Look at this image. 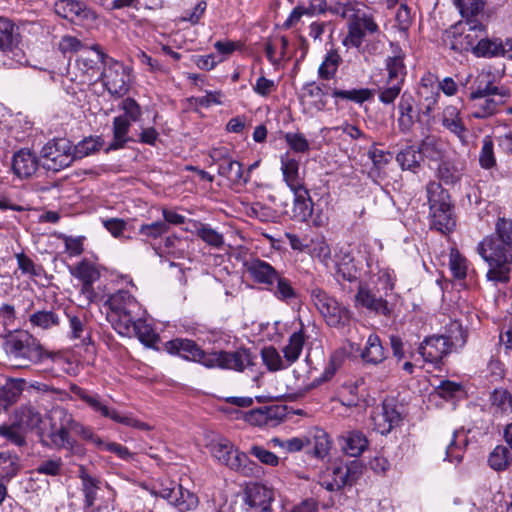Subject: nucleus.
Returning a JSON list of instances; mask_svg holds the SVG:
<instances>
[{"instance_id":"52","label":"nucleus","mask_w":512,"mask_h":512,"mask_svg":"<svg viewBox=\"0 0 512 512\" xmlns=\"http://www.w3.org/2000/svg\"><path fill=\"white\" fill-rule=\"evenodd\" d=\"M178 486V483L170 479H161L154 482L148 489L151 495L155 497H161L166 499L170 504L174 498V492Z\"/></svg>"},{"instance_id":"6","label":"nucleus","mask_w":512,"mask_h":512,"mask_svg":"<svg viewBox=\"0 0 512 512\" xmlns=\"http://www.w3.org/2000/svg\"><path fill=\"white\" fill-rule=\"evenodd\" d=\"M467 333L461 324L452 322L447 335H433L425 338L418 348L424 361L437 364L449 354L453 347L466 343Z\"/></svg>"},{"instance_id":"28","label":"nucleus","mask_w":512,"mask_h":512,"mask_svg":"<svg viewBox=\"0 0 512 512\" xmlns=\"http://www.w3.org/2000/svg\"><path fill=\"white\" fill-rule=\"evenodd\" d=\"M131 123L126 116L114 117L112 123L113 138L106 148L107 152L122 149L127 143L135 141L128 135Z\"/></svg>"},{"instance_id":"9","label":"nucleus","mask_w":512,"mask_h":512,"mask_svg":"<svg viewBox=\"0 0 512 512\" xmlns=\"http://www.w3.org/2000/svg\"><path fill=\"white\" fill-rule=\"evenodd\" d=\"M212 455L222 464L231 470L237 471L244 476H251L254 473L255 463L247 454L240 452L229 440H220L211 445Z\"/></svg>"},{"instance_id":"13","label":"nucleus","mask_w":512,"mask_h":512,"mask_svg":"<svg viewBox=\"0 0 512 512\" xmlns=\"http://www.w3.org/2000/svg\"><path fill=\"white\" fill-rule=\"evenodd\" d=\"M388 77L386 86L380 89L379 100L384 104H392L399 96L406 76L403 55H394L386 59Z\"/></svg>"},{"instance_id":"60","label":"nucleus","mask_w":512,"mask_h":512,"mask_svg":"<svg viewBox=\"0 0 512 512\" xmlns=\"http://www.w3.org/2000/svg\"><path fill=\"white\" fill-rule=\"evenodd\" d=\"M458 433L454 432L449 444L446 447V457L445 460L449 462H457L460 463L463 459L466 439L461 442L457 441Z\"/></svg>"},{"instance_id":"31","label":"nucleus","mask_w":512,"mask_h":512,"mask_svg":"<svg viewBox=\"0 0 512 512\" xmlns=\"http://www.w3.org/2000/svg\"><path fill=\"white\" fill-rule=\"evenodd\" d=\"M341 450L350 457H359L367 448L368 440L360 431H348L339 437Z\"/></svg>"},{"instance_id":"12","label":"nucleus","mask_w":512,"mask_h":512,"mask_svg":"<svg viewBox=\"0 0 512 512\" xmlns=\"http://www.w3.org/2000/svg\"><path fill=\"white\" fill-rule=\"evenodd\" d=\"M364 465L359 460L334 465L331 473L323 477L321 485L328 491H339L346 486L354 485L361 477Z\"/></svg>"},{"instance_id":"35","label":"nucleus","mask_w":512,"mask_h":512,"mask_svg":"<svg viewBox=\"0 0 512 512\" xmlns=\"http://www.w3.org/2000/svg\"><path fill=\"white\" fill-rule=\"evenodd\" d=\"M324 89L328 90L331 88L326 85H319L315 82H309L303 86L302 99L303 101H307L310 109L320 112L326 108L327 101L325 95L327 92H325Z\"/></svg>"},{"instance_id":"62","label":"nucleus","mask_w":512,"mask_h":512,"mask_svg":"<svg viewBox=\"0 0 512 512\" xmlns=\"http://www.w3.org/2000/svg\"><path fill=\"white\" fill-rule=\"evenodd\" d=\"M168 230V224L162 221H156L140 225L139 234L146 237V239H157L166 234Z\"/></svg>"},{"instance_id":"29","label":"nucleus","mask_w":512,"mask_h":512,"mask_svg":"<svg viewBox=\"0 0 512 512\" xmlns=\"http://www.w3.org/2000/svg\"><path fill=\"white\" fill-rule=\"evenodd\" d=\"M414 105L415 99L413 95L409 92H404L398 104L399 117L397 120L398 128L402 133L410 132L416 121L417 115Z\"/></svg>"},{"instance_id":"27","label":"nucleus","mask_w":512,"mask_h":512,"mask_svg":"<svg viewBox=\"0 0 512 512\" xmlns=\"http://www.w3.org/2000/svg\"><path fill=\"white\" fill-rule=\"evenodd\" d=\"M335 267V277L337 281H356L358 270L350 251L340 249L339 252L335 254Z\"/></svg>"},{"instance_id":"58","label":"nucleus","mask_w":512,"mask_h":512,"mask_svg":"<svg viewBox=\"0 0 512 512\" xmlns=\"http://www.w3.org/2000/svg\"><path fill=\"white\" fill-rule=\"evenodd\" d=\"M491 401L492 406L501 414L512 410V397L506 389H495L491 395Z\"/></svg>"},{"instance_id":"8","label":"nucleus","mask_w":512,"mask_h":512,"mask_svg":"<svg viewBox=\"0 0 512 512\" xmlns=\"http://www.w3.org/2000/svg\"><path fill=\"white\" fill-rule=\"evenodd\" d=\"M426 192L433 227L442 233L452 231L456 222L452 214L448 192L437 182H429L426 186Z\"/></svg>"},{"instance_id":"61","label":"nucleus","mask_w":512,"mask_h":512,"mask_svg":"<svg viewBox=\"0 0 512 512\" xmlns=\"http://www.w3.org/2000/svg\"><path fill=\"white\" fill-rule=\"evenodd\" d=\"M345 358V352L342 349L335 350L330 358L328 365L326 366L323 374L319 378V382H325L330 380L338 370V368L341 367L343 361Z\"/></svg>"},{"instance_id":"44","label":"nucleus","mask_w":512,"mask_h":512,"mask_svg":"<svg viewBox=\"0 0 512 512\" xmlns=\"http://www.w3.org/2000/svg\"><path fill=\"white\" fill-rule=\"evenodd\" d=\"M396 161L403 170L416 172L421 166L423 157L419 147L407 146L396 155Z\"/></svg>"},{"instance_id":"32","label":"nucleus","mask_w":512,"mask_h":512,"mask_svg":"<svg viewBox=\"0 0 512 512\" xmlns=\"http://www.w3.org/2000/svg\"><path fill=\"white\" fill-rule=\"evenodd\" d=\"M459 7L463 17L467 18L468 31H479L483 36L485 34L484 26L474 17L478 15L484 8V0H454Z\"/></svg>"},{"instance_id":"50","label":"nucleus","mask_w":512,"mask_h":512,"mask_svg":"<svg viewBox=\"0 0 512 512\" xmlns=\"http://www.w3.org/2000/svg\"><path fill=\"white\" fill-rule=\"evenodd\" d=\"M172 500V505L177 507L180 511H188L194 509L198 504V498L195 494L187 489H184L182 485L178 484Z\"/></svg>"},{"instance_id":"47","label":"nucleus","mask_w":512,"mask_h":512,"mask_svg":"<svg viewBox=\"0 0 512 512\" xmlns=\"http://www.w3.org/2000/svg\"><path fill=\"white\" fill-rule=\"evenodd\" d=\"M331 95L336 99V104L338 103V100L362 104L372 97V92L368 88L343 90L334 87L331 89Z\"/></svg>"},{"instance_id":"25","label":"nucleus","mask_w":512,"mask_h":512,"mask_svg":"<svg viewBox=\"0 0 512 512\" xmlns=\"http://www.w3.org/2000/svg\"><path fill=\"white\" fill-rule=\"evenodd\" d=\"M221 363L223 369H233L243 371L246 367L253 365V357L248 349H239L234 352L219 351L216 358Z\"/></svg>"},{"instance_id":"59","label":"nucleus","mask_w":512,"mask_h":512,"mask_svg":"<svg viewBox=\"0 0 512 512\" xmlns=\"http://www.w3.org/2000/svg\"><path fill=\"white\" fill-rule=\"evenodd\" d=\"M479 163L484 169H490L496 164L494 143L491 136H485L483 138V145L479 154Z\"/></svg>"},{"instance_id":"20","label":"nucleus","mask_w":512,"mask_h":512,"mask_svg":"<svg viewBox=\"0 0 512 512\" xmlns=\"http://www.w3.org/2000/svg\"><path fill=\"white\" fill-rule=\"evenodd\" d=\"M108 57L99 45H93L90 50L85 51L77 60L78 68L90 78L98 74L101 66L105 67Z\"/></svg>"},{"instance_id":"22","label":"nucleus","mask_w":512,"mask_h":512,"mask_svg":"<svg viewBox=\"0 0 512 512\" xmlns=\"http://www.w3.org/2000/svg\"><path fill=\"white\" fill-rule=\"evenodd\" d=\"M355 304L376 314L386 316L390 313L387 301L364 285H359L358 287L355 295Z\"/></svg>"},{"instance_id":"23","label":"nucleus","mask_w":512,"mask_h":512,"mask_svg":"<svg viewBox=\"0 0 512 512\" xmlns=\"http://www.w3.org/2000/svg\"><path fill=\"white\" fill-rule=\"evenodd\" d=\"M244 267L255 282L269 286L274 284L279 273L272 265L259 258L245 261Z\"/></svg>"},{"instance_id":"2","label":"nucleus","mask_w":512,"mask_h":512,"mask_svg":"<svg viewBox=\"0 0 512 512\" xmlns=\"http://www.w3.org/2000/svg\"><path fill=\"white\" fill-rule=\"evenodd\" d=\"M330 12L347 20V35L343 40L346 46L360 48L366 37L380 32L370 8L362 2L336 0Z\"/></svg>"},{"instance_id":"36","label":"nucleus","mask_w":512,"mask_h":512,"mask_svg":"<svg viewBox=\"0 0 512 512\" xmlns=\"http://www.w3.org/2000/svg\"><path fill=\"white\" fill-rule=\"evenodd\" d=\"M281 171L285 183L291 190L305 187L299 175V161L288 153L281 156Z\"/></svg>"},{"instance_id":"33","label":"nucleus","mask_w":512,"mask_h":512,"mask_svg":"<svg viewBox=\"0 0 512 512\" xmlns=\"http://www.w3.org/2000/svg\"><path fill=\"white\" fill-rule=\"evenodd\" d=\"M11 418H13L26 433L39 428L43 422L41 413L30 405H23L15 409Z\"/></svg>"},{"instance_id":"55","label":"nucleus","mask_w":512,"mask_h":512,"mask_svg":"<svg viewBox=\"0 0 512 512\" xmlns=\"http://www.w3.org/2000/svg\"><path fill=\"white\" fill-rule=\"evenodd\" d=\"M309 253L312 257L317 258L324 265H328L331 260V249L324 237H318L311 240L308 245Z\"/></svg>"},{"instance_id":"51","label":"nucleus","mask_w":512,"mask_h":512,"mask_svg":"<svg viewBox=\"0 0 512 512\" xmlns=\"http://www.w3.org/2000/svg\"><path fill=\"white\" fill-rule=\"evenodd\" d=\"M341 63V57L336 51H330L327 53L323 62L319 66L318 75L323 80L332 79Z\"/></svg>"},{"instance_id":"45","label":"nucleus","mask_w":512,"mask_h":512,"mask_svg":"<svg viewBox=\"0 0 512 512\" xmlns=\"http://www.w3.org/2000/svg\"><path fill=\"white\" fill-rule=\"evenodd\" d=\"M420 153L422 157H426L433 161H440L445 156V144L436 136H428L424 138L420 145Z\"/></svg>"},{"instance_id":"34","label":"nucleus","mask_w":512,"mask_h":512,"mask_svg":"<svg viewBox=\"0 0 512 512\" xmlns=\"http://www.w3.org/2000/svg\"><path fill=\"white\" fill-rule=\"evenodd\" d=\"M20 41L18 27L10 19L0 17V51L12 52L18 47Z\"/></svg>"},{"instance_id":"17","label":"nucleus","mask_w":512,"mask_h":512,"mask_svg":"<svg viewBox=\"0 0 512 512\" xmlns=\"http://www.w3.org/2000/svg\"><path fill=\"white\" fill-rule=\"evenodd\" d=\"M374 428L380 434H388L394 427L402 421V414L394 398L383 400L380 409L372 416Z\"/></svg>"},{"instance_id":"64","label":"nucleus","mask_w":512,"mask_h":512,"mask_svg":"<svg viewBox=\"0 0 512 512\" xmlns=\"http://www.w3.org/2000/svg\"><path fill=\"white\" fill-rule=\"evenodd\" d=\"M25 380L22 378H7L0 388L10 400L15 403L24 390Z\"/></svg>"},{"instance_id":"10","label":"nucleus","mask_w":512,"mask_h":512,"mask_svg":"<svg viewBox=\"0 0 512 512\" xmlns=\"http://www.w3.org/2000/svg\"><path fill=\"white\" fill-rule=\"evenodd\" d=\"M42 166L48 171L58 172L75 161L72 143L66 138L49 141L41 150Z\"/></svg>"},{"instance_id":"54","label":"nucleus","mask_w":512,"mask_h":512,"mask_svg":"<svg viewBox=\"0 0 512 512\" xmlns=\"http://www.w3.org/2000/svg\"><path fill=\"white\" fill-rule=\"evenodd\" d=\"M29 321L33 326L41 329H50L58 326L60 323L59 316L53 311H37L30 315Z\"/></svg>"},{"instance_id":"26","label":"nucleus","mask_w":512,"mask_h":512,"mask_svg":"<svg viewBox=\"0 0 512 512\" xmlns=\"http://www.w3.org/2000/svg\"><path fill=\"white\" fill-rule=\"evenodd\" d=\"M166 349L171 354H177L186 360L200 361L204 351L189 339L176 338L166 343Z\"/></svg>"},{"instance_id":"16","label":"nucleus","mask_w":512,"mask_h":512,"mask_svg":"<svg viewBox=\"0 0 512 512\" xmlns=\"http://www.w3.org/2000/svg\"><path fill=\"white\" fill-rule=\"evenodd\" d=\"M94 412L99 413L101 416L105 418H109L112 421L129 426L134 427L139 430H149L150 426L142 422L138 419L132 417L131 414H120L117 410L108 407L101 399L98 394L89 393L87 398L84 401Z\"/></svg>"},{"instance_id":"15","label":"nucleus","mask_w":512,"mask_h":512,"mask_svg":"<svg viewBox=\"0 0 512 512\" xmlns=\"http://www.w3.org/2000/svg\"><path fill=\"white\" fill-rule=\"evenodd\" d=\"M54 10L58 16L80 26H91L97 19L96 12L78 0H58Z\"/></svg>"},{"instance_id":"3","label":"nucleus","mask_w":512,"mask_h":512,"mask_svg":"<svg viewBox=\"0 0 512 512\" xmlns=\"http://www.w3.org/2000/svg\"><path fill=\"white\" fill-rule=\"evenodd\" d=\"M3 349L18 368H29L56 356V353L45 349L40 340L27 330L9 331L3 337Z\"/></svg>"},{"instance_id":"5","label":"nucleus","mask_w":512,"mask_h":512,"mask_svg":"<svg viewBox=\"0 0 512 512\" xmlns=\"http://www.w3.org/2000/svg\"><path fill=\"white\" fill-rule=\"evenodd\" d=\"M477 251L489 265L487 279L494 283H507L509 265L512 264V244L508 246L498 236L491 234L478 244Z\"/></svg>"},{"instance_id":"4","label":"nucleus","mask_w":512,"mask_h":512,"mask_svg":"<svg viewBox=\"0 0 512 512\" xmlns=\"http://www.w3.org/2000/svg\"><path fill=\"white\" fill-rule=\"evenodd\" d=\"M490 75L480 76L476 88L470 93L471 112L474 119H487L499 113L510 98V92L490 80Z\"/></svg>"},{"instance_id":"1","label":"nucleus","mask_w":512,"mask_h":512,"mask_svg":"<svg viewBox=\"0 0 512 512\" xmlns=\"http://www.w3.org/2000/svg\"><path fill=\"white\" fill-rule=\"evenodd\" d=\"M74 433L81 439L92 443L100 450L109 451L125 461L134 459V453L130 452L126 446L116 442H106L89 426L77 421L73 414L62 407L53 408L50 412V425L48 432V442L42 441V444L55 450H65L68 455L82 457L85 455V448L77 440L70 436Z\"/></svg>"},{"instance_id":"49","label":"nucleus","mask_w":512,"mask_h":512,"mask_svg":"<svg viewBox=\"0 0 512 512\" xmlns=\"http://www.w3.org/2000/svg\"><path fill=\"white\" fill-rule=\"evenodd\" d=\"M512 460L509 449L503 445L496 446L488 457L489 466L495 471L506 470Z\"/></svg>"},{"instance_id":"21","label":"nucleus","mask_w":512,"mask_h":512,"mask_svg":"<svg viewBox=\"0 0 512 512\" xmlns=\"http://www.w3.org/2000/svg\"><path fill=\"white\" fill-rule=\"evenodd\" d=\"M441 123L444 128L454 134L463 145L468 144V129L465 126L460 109L454 105H448L442 112Z\"/></svg>"},{"instance_id":"24","label":"nucleus","mask_w":512,"mask_h":512,"mask_svg":"<svg viewBox=\"0 0 512 512\" xmlns=\"http://www.w3.org/2000/svg\"><path fill=\"white\" fill-rule=\"evenodd\" d=\"M39 166L38 158L29 149H20L13 155L12 169L19 178H29Z\"/></svg>"},{"instance_id":"46","label":"nucleus","mask_w":512,"mask_h":512,"mask_svg":"<svg viewBox=\"0 0 512 512\" xmlns=\"http://www.w3.org/2000/svg\"><path fill=\"white\" fill-rule=\"evenodd\" d=\"M20 459L9 451L0 452V479L10 481L20 471Z\"/></svg>"},{"instance_id":"43","label":"nucleus","mask_w":512,"mask_h":512,"mask_svg":"<svg viewBox=\"0 0 512 512\" xmlns=\"http://www.w3.org/2000/svg\"><path fill=\"white\" fill-rule=\"evenodd\" d=\"M142 314L132 319L129 331L123 336L135 335L138 339L147 346H152L157 341V335L153 332L152 328L141 318Z\"/></svg>"},{"instance_id":"19","label":"nucleus","mask_w":512,"mask_h":512,"mask_svg":"<svg viewBox=\"0 0 512 512\" xmlns=\"http://www.w3.org/2000/svg\"><path fill=\"white\" fill-rule=\"evenodd\" d=\"M477 33L479 31L467 33L465 38L467 39V44L473 47L474 52L478 56L484 57H492V56H503L507 58H512V54H507L506 51V41L500 42L498 40H490L488 38H480L474 46L475 40L479 37Z\"/></svg>"},{"instance_id":"42","label":"nucleus","mask_w":512,"mask_h":512,"mask_svg":"<svg viewBox=\"0 0 512 512\" xmlns=\"http://www.w3.org/2000/svg\"><path fill=\"white\" fill-rule=\"evenodd\" d=\"M26 435L27 433L11 417L10 422L0 425V437L17 447H23L27 444Z\"/></svg>"},{"instance_id":"41","label":"nucleus","mask_w":512,"mask_h":512,"mask_svg":"<svg viewBox=\"0 0 512 512\" xmlns=\"http://www.w3.org/2000/svg\"><path fill=\"white\" fill-rule=\"evenodd\" d=\"M361 358L364 362L370 364H379L386 358V351L381 344L380 338L376 334H370L366 347L361 353Z\"/></svg>"},{"instance_id":"53","label":"nucleus","mask_w":512,"mask_h":512,"mask_svg":"<svg viewBox=\"0 0 512 512\" xmlns=\"http://www.w3.org/2000/svg\"><path fill=\"white\" fill-rule=\"evenodd\" d=\"M218 174L232 183H239L243 178L242 164L231 157L218 167Z\"/></svg>"},{"instance_id":"14","label":"nucleus","mask_w":512,"mask_h":512,"mask_svg":"<svg viewBox=\"0 0 512 512\" xmlns=\"http://www.w3.org/2000/svg\"><path fill=\"white\" fill-rule=\"evenodd\" d=\"M104 87L112 97L121 98L128 93L129 74L126 67L118 61L110 58L99 73Z\"/></svg>"},{"instance_id":"37","label":"nucleus","mask_w":512,"mask_h":512,"mask_svg":"<svg viewBox=\"0 0 512 512\" xmlns=\"http://www.w3.org/2000/svg\"><path fill=\"white\" fill-rule=\"evenodd\" d=\"M294 193L293 217L300 222L307 221L312 215L313 202L306 187L291 190Z\"/></svg>"},{"instance_id":"48","label":"nucleus","mask_w":512,"mask_h":512,"mask_svg":"<svg viewBox=\"0 0 512 512\" xmlns=\"http://www.w3.org/2000/svg\"><path fill=\"white\" fill-rule=\"evenodd\" d=\"M274 283L276 285L273 288V293L280 301L291 303L298 298L297 290L293 287L292 282L283 274L278 273Z\"/></svg>"},{"instance_id":"11","label":"nucleus","mask_w":512,"mask_h":512,"mask_svg":"<svg viewBox=\"0 0 512 512\" xmlns=\"http://www.w3.org/2000/svg\"><path fill=\"white\" fill-rule=\"evenodd\" d=\"M311 299L329 326L339 327L348 322L350 318L349 310L324 290L320 288L312 289Z\"/></svg>"},{"instance_id":"40","label":"nucleus","mask_w":512,"mask_h":512,"mask_svg":"<svg viewBox=\"0 0 512 512\" xmlns=\"http://www.w3.org/2000/svg\"><path fill=\"white\" fill-rule=\"evenodd\" d=\"M305 341L306 337L302 329L290 335L287 345L282 349L283 357L287 366H290L299 359Z\"/></svg>"},{"instance_id":"56","label":"nucleus","mask_w":512,"mask_h":512,"mask_svg":"<svg viewBox=\"0 0 512 512\" xmlns=\"http://www.w3.org/2000/svg\"><path fill=\"white\" fill-rule=\"evenodd\" d=\"M261 357L269 371H279L288 367L278 350L273 346L263 348L261 350Z\"/></svg>"},{"instance_id":"63","label":"nucleus","mask_w":512,"mask_h":512,"mask_svg":"<svg viewBox=\"0 0 512 512\" xmlns=\"http://www.w3.org/2000/svg\"><path fill=\"white\" fill-rule=\"evenodd\" d=\"M71 337L80 340L84 345L91 342V337L85 322L77 316L69 318Z\"/></svg>"},{"instance_id":"57","label":"nucleus","mask_w":512,"mask_h":512,"mask_svg":"<svg viewBox=\"0 0 512 512\" xmlns=\"http://www.w3.org/2000/svg\"><path fill=\"white\" fill-rule=\"evenodd\" d=\"M63 468L64 463L62 461V458L54 457L42 460L35 468V471L38 474L56 477L62 475Z\"/></svg>"},{"instance_id":"30","label":"nucleus","mask_w":512,"mask_h":512,"mask_svg":"<svg viewBox=\"0 0 512 512\" xmlns=\"http://www.w3.org/2000/svg\"><path fill=\"white\" fill-rule=\"evenodd\" d=\"M273 499L272 490L262 484H252L245 492V503L252 508H261L265 512L270 510Z\"/></svg>"},{"instance_id":"7","label":"nucleus","mask_w":512,"mask_h":512,"mask_svg":"<svg viewBox=\"0 0 512 512\" xmlns=\"http://www.w3.org/2000/svg\"><path fill=\"white\" fill-rule=\"evenodd\" d=\"M107 319L119 334H127L132 319L142 314L140 303L128 291L119 290L106 301Z\"/></svg>"},{"instance_id":"18","label":"nucleus","mask_w":512,"mask_h":512,"mask_svg":"<svg viewBox=\"0 0 512 512\" xmlns=\"http://www.w3.org/2000/svg\"><path fill=\"white\" fill-rule=\"evenodd\" d=\"M437 82V76L431 73H427L421 78L417 94L424 115L429 116L438 103L440 93Z\"/></svg>"},{"instance_id":"38","label":"nucleus","mask_w":512,"mask_h":512,"mask_svg":"<svg viewBox=\"0 0 512 512\" xmlns=\"http://www.w3.org/2000/svg\"><path fill=\"white\" fill-rule=\"evenodd\" d=\"M70 272L74 277L82 281V290L84 292H89L92 289L93 283L100 277V273L96 266L86 260L81 261L74 268H71Z\"/></svg>"},{"instance_id":"39","label":"nucleus","mask_w":512,"mask_h":512,"mask_svg":"<svg viewBox=\"0 0 512 512\" xmlns=\"http://www.w3.org/2000/svg\"><path fill=\"white\" fill-rule=\"evenodd\" d=\"M79 478L81 480V490L84 495V504L86 507H92L100 490V480L91 476L84 466L79 469Z\"/></svg>"}]
</instances>
